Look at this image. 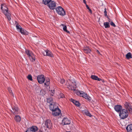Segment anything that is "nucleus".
I'll return each mask as SVG.
<instances>
[{
	"mask_svg": "<svg viewBox=\"0 0 132 132\" xmlns=\"http://www.w3.org/2000/svg\"><path fill=\"white\" fill-rule=\"evenodd\" d=\"M67 82V83L66 85L69 89L73 90H75L76 88V84L75 81L73 80L69 79Z\"/></svg>",
	"mask_w": 132,
	"mask_h": 132,
	"instance_id": "1",
	"label": "nucleus"
},
{
	"mask_svg": "<svg viewBox=\"0 0 132 132\" xmlns=\"http://www.w3.org/2000/svg\"><path fill=\"white\" fill-rule=\"evenodd\" d=\"M43 4L46 5L48 4V6L51 10L55 9L56 6V3L51 0H43Z\"/></svg>",
	"mask_w": 132,
	"mask_h": 132,
	"instance_id": "2",
	"label": "nucleus"
},
{
	"mask_svg": "<svg viewBox=\"0 0 132 132\" xmlns=\"http://www.w3.org/2000/svg\"><path fill=\"white\" fill-rule=\"evenodd\" d=\"M1 8L2 12L6 16L8 20H10L11 19V15L8 12V9L6 5L2 4Z\"/></svg>",
	"mask_w": 132,
	"mask_h": 132,
	"instance_id": "3",
	"label": "nucleus"
},
{
	"mask_svg": "<svg viewBox=\"0 0 132 132\" xmlns=\"http://www.w3.org/2000/svg\"><path fill=\"white\" fill-rule=\"evenodd\" d=\"M25 52L31 61L34 62L35 61V55L32 51L29 50H26Z\"/></svg>",
	"mask_w": 132,
	"mask_h": 132,
	"instance_id": "4",
	"label": "nucleus"
},
{
	"mask_svg": "<svg viewBox=\"0 0 132 132\" xmlns=\"http://www.w3.org/2000/svg\"><path fill=\"white\" fill-rule=\"evenodd\" d=\"M76 93L77 95L82 96L86 99L89 100H90L91 99L90 97L87 94L83 92L76 90Z\"/></svg>",
	"mask_w": 132,
	"mask_h": 132,
	"instance_id": "5",
	"label": "nucleus"
},
{
	"mask_svg": "<svg viewBox=\"0 0 132 132\" xmlns=\"http://www.w3.org/2000/svg\"><path fill=\"white\" fill-rule=\"evenodd\" d=\"M120 118L122 119L126 118L128 116V112L127 109H123L119 113Z\"/></svg>",
	"mask_w": 132,
	"mask_h": 132,
	"instance_id": "6",
	"label": "nucleus"
},
{
	"mask_svg": "<svg viewBox=\"0 0 132 132\" xmlns=\"http://www.w3.org/2000/svg\"><path fill=\"white\" fill-rule=\"evenodd\" d=\"M57 13L60 15L63 16L65 14V12L61 6H58L56 8Z\"/></svg>",
	"mask_w": 132,
	"mask_h": 132,
	"instance_id": "7",
	"label": "nucleus"
},
{
	"mask_svg": "<svg viewBox=\"0 0 132 132\" xmlns=\"http://www.w3.org/2000/svg\"><path fill=\"white\" fill-rule=\"evenodd\" d=\"M37 79L38 82L41 84L44 82L45 81L44 76L43 75L38 76L37 77Z\"/></svg>",
	"mask_w": 132,
	"mask_h": 132,
	"instance_id": "8",
	"label": "nucleus"
},
{
	"mask_svg": "<svg viewBox=\"0 0 132 132\" xmlns=\"http://www.w3.org/2000/svg\"><path fill=\"white\" fill-rule=\"evenodd\" d=\"M38 130V128L37 126H33L30 128L28 129L26 132H37L38 131H37Z\"/></svg>",
	"mask_w": 132,
	"mask_h": 132,
	"instance_id": "9",
	"label": "nucleus"
},
{
	"mask_svg": "<svg viewBox=\"0 0 132 132\" xmlns=\"http://www.w3.org/2000/svg\"><path fill=\"white\" fill-rule=\"evenodd\" d=\"M50 110L52 111L53 110H57V109H58L59 108L58 107L57 104L54 103L50 104Z\"/></svg>",
	"mask_w": 132,
	"mask_h": 132,
	"instance_id": "10",
	"label": "nucleus"
},
{
	"mask_svg": "<svg viewBox=\"0 0 132 132\" xmlns=\"http://www.w3.org/2000/svg\"><path fill=\"white\" fill-rule=\"evenodd\" d=\"M45 125L47 128H51L52 127V124L51 120L49 119H47L45 122Z\"/></svg>",
	"mask_w": 132,
	"mask_h": 132,
	"instance_id": "11",
	"label": "nucleus"
},
{
	"mask_svg": "<svg viewBox=\"0 0 132 132\" xmlns=\"http://www.w3.org/2000/svg\"><path fill=\"white\" fill-rule=\"evenodd\" d=\"M52 113V115L55 117L59 115L61 113V111L59 109L53 110Z\"/></svg>",
	"mask_w": 132,
	"mask_h": 132,
	"instance_id": "12",
	"label": "nucleus"
},
{
	"mask_svg": "<svg viewBox=\"0 0 132 132\" xmlns=\"http://www.w3.org/2000/svg\"><path fill=\"white\" fill-rule=\"evenodd\" d=\"M71 121L68 118H63L62 121V123L63 125H69Z\"/></svg>",
	"mask_w": 132,
	"mask_h": 132,
	"instance_id": "13",
	"label": "nucleus"
},
{
	"mask_svg": "<svg viewBox=\"0 0 132 132\" xmlns=\"http://www.w3.org/2000/svg\"><path fill=\"white\" fill-rule=\"evenodd\" d=\"M125 108L130 111L132 110L131 106L130 104L127 102H126L124 104Z\"/></svg>",
	"mask_w": 132,
	"mask_h": 132,
	"instance_id": "14",
	"label": "nucleus"
},
{
	"mask_svg": "<svg viewBox=\"0 0 132 132\" xmlns=\"http://www.w3.org/2000/svg\"><path fill=\"white\" fill-rule=\"evenodd\" d=\"M115 110L117 112H120L122 109V107L121 105H115L114 107Z\"/></svg>",
	"mask_w": 132,
	"mask_h": 132,
	"instance_id": "15",
	"label": "nucleus"
},
{
	"mask_svg": "<svg viewBox=\"0 0 132 132\" xmlns=\"http://www.w3.org/2000/svg\"><path fill=\"white\" fill-rule=\"evenodd\" d=\"M12 110H11L12 112L14 114H18L19 112V109L17 107H12Z\"/></svg>",
	"mask_w": 132,
	"mask_h": 132,
	"instance_id": "16",
	"label": "nucleus"
},
{
	"mask_svg": "<svg viewBox=\"0 0 132 132\" xmlns=\"http://www.w3.org/2000/svg\"><path fill=\"white\" fill-rule=\"evenodd\" d=\"M128 132H132V124L128 125L126 128Z\"/></svg>",
	"mask_w": 132,
	"mask_h": 132,
	"instance_id": "17",
	"label": "nucleus"
},
{
	"mask_svg": "<svg viewBox=\"0 0 132 132\" xmlns=\"http://www.w3.org/2000/svg\"><path fill=\"white\" fill-rule=\"evenodd\" d=\"M14 118L15 121L17 122H19L21 120V117L19 115H15Z\"/></svg>",
	"mask_w": 132,
	"mask_h": 132,
	"instance_id": "18",
	"label": "nucleus"
},
{
	"mask_svg": "<svg viewBox=\"0 0 132 132\" xmlns=\"http://www.w3.org/2000/svg\"><path fill=\"white\" fill-rule=\"evenodd\" d=\"M71 101L76 105L78 106H79L80 105V104L79 102L75 101L72 98H71Z\"/></svg>",
	"mask_w": 132,
	"mask_h": 132,
	"instance_id": "19",
	"label": "nucleus"
},
{
	"mask_svg": "<svg viewBox=\"0 0 132 132\" xmlns=\"http://www.w3.org/2000/svg\"><path fill=\"white\" fill-rule=\"evenodd\" d=\"M91 78L93 79L98 80L99 81H100L101 80V78H99L98 77L96 76L95 75H92L91 77Z\"/></svg>",
	"mask_w": 132,
	"mask_h": 132,
	"instance_id": "20",
	"label": "nucleus"
},
{
	"mask_svg": "<svg viewBox=\"0 0 132 132\" xmlns=\"http://www.w3.org/2000/svg\"><path fill=\"white\" fill-rule=\"evenodd\" d=\"M45 82L44 83L45 85L46 86H48L50 84V79L48 78H46L45 79Z\"/></svg>",
	"mask_w": 132,
	"mask_h": 132,
	"instance_id": "21",
	"label": "nucleus"
},
{
	"mask_svg": "<svg viewBox=\"0 0 132 132\" xmlns=\"http://www.w3.org/2000/svg\"><path fill=\"white\" fill-rule=\"evenodd\" d=\"M45 53H46V56L51 57L53 56V55L52 53L50 51L47 50H46V52H45Z\"/></svg>",
	"mask_w": 132,
	"mask_h": 132,
	"instance_id": "22",
	"label": "nucleus"
},
{
	"mask_svg": "<svg viewBox=\"0 0 132 132\" xmlns=\"http://www.w3.org/2000/svg\"><path fill=\"white\" fill-rule=\"evenodd\" d=\"M20 31V32L22 34L27 35L28 34V32L26 30H24L22 28L21 29V30Z\"/></svg>",
	"mask_w": 132,
	"mask_h": 132,
	"instance_id": "23",
	"label": "nucleus"
},
{
	"mask_svg": "<svg viewBox=\"0 0 132 132\" xmlns=\"http://www.w3.org/2000/svg\"><path fill=\"white\" fill-rule=\"evenodd\" d=\"M83 50L84 52L86 53H89L91 51V50L87 47L84 48Z\"/></svg>",
	"mask_w": 132,
	"mask_h": 132,
	"instance_id": "24",
	"label": "nucleus"
},
{
	"mask_svg": "<svg viewBox=\"0 0 132 132\" xmlns=\"http://www.w3.org/2000/svg\"><path fill=\"white\" fill-rule=\"evenodd\" d=\"M86 115L91 117L92 116L90 112L87 110H85L83 112Z\"/></svg>",
	"mask_w": 132,
	"mask_h": 132,
	"instance_id": "25",
	"label": "nucleus"
},
{
	"mask_svg": "<svg viewBox=\"0 0 132 132\" xmlns=\"http://www.w3.org/2000/svg\"><path fill=\"white\" fill-rule=\"evenodd\" d=\"M61 26L63 27V29L64 31L67 32V33H70L69 31L67 30V27L66 25H64V24H62Z\"/></svg>",
	"mask_w": 132,
	"mask_h": 132,
	"instance_id": "26",
	"label": "nucleus"
},
{
	"mask_svg": "<svg viewBox=\"0 0 132 132\" xmlns=\"http://www.w3.org/2000/svg\"><path fill=\"white\" fill-rule=\"evenodd\" d=\"M126 57L127 59H129L132 58V55L131 53L129 52L127 53V54L126 55Z\"/></svg>",
	"mask_w": 132,
	"mask_h": 132,
	"instance_id": "27",
	"label": "nucleus"
},
{
	"mask_svg": "<svg viewBox=\"0 0 132 132\" xmlns=\"http://www.w3.org/2000/svg\"><path fill=\"white\" fill-rule=\"evenodd\" d=\"M104 25L105 28H109L110 25L109 23L108 22H105L104 23Z\"/></svg>",
	"mask_w": 132,
	"mask_h": 132,
	"instance_id": "28",
	"label": "nucleus"
},
{
	"mask_svg": "<svg viewBox=\"0 0 132 132\" xmlns=\"http://www.w3.org/2000/svg\"><path fill=\"white\" fill-rule=\"evenodd\" d=\"M53 99L52 98H50L47 99V101L48 103H50V104H52L54 102H53Z\"/></svg>",
	"mask_w": 132,
	"mask_h": 132,
	"instance_id": "29",
	"label": "nucleus"
},
{
	"mask_svg": "<svg viewBox=\"0 0 132 132\" xmlns=\"http://www.w3.org/2000/svg\"><path fill=\"white\" fill-rule=\"evenodd\" d=\"M59 82L61 84H63L65 82V80L63 79H61V78L59 79L58 80Z\"/></svg>",
	"mask_w": 132,
	"mask_h": 132,
	"instance_id": "30",
	"label": "nucleus"
},
{
	"mask_svg": "<svg viewBox=\"0 0 132 132\" xmlns=\"http://www.w3.org/2000/svg\"><path fill=\"white\" fill-rule=\"evenodd\" d=\"M27 78L29 80L32 81V77L31 75H28L27 76Z\"/></svg>",
	"mask_w": 132,
	"mask_h": 132,
	"instance_id": "31",
	"label": "nucleus"
},
{
	"mask_svg": "<svg viewBox=\"0 0 132 132\" xmlns=\"http://www.w3.org/2000/svg\"><path fill=\"white\" fill-rule=\"evenodd\" d=\"M16 27L17 30H19L20 31L21 30V29H22V28L21 26L18 24H17L16 26Z\"/></svg>",
	"mask_w": 132,
	"mask_h": 132,
	"instance_id": "32",
	"label": "nucleus"
},
{
	"mask_svg": "<svg viewBox=\"0 0 132 132\" xmlns=\"http://www.w3.org/2000/svg\"><path fill=\"white\" fill-rule=\"evenodd\" d=\"M54 89L51 90L50 91V94L52 96H53L54 94Z\"/></svg>",
	"mask_w": 132,
	"mask_h": 132,
	"instance_id": "33",
	"label": "nucleus"
},
{
	"mask_svg": "<svg viewBox=\"0 0 132 132\" xmlns=\"http://www.w3.org/2000/svg\"><path fill=\"white\" fill-rule=\"evenodd\" d=\"M110 25L113 27H115L116 26L115 24L112 22L111 21L110 23Z\"/></svg>",
	"mask_w": 132,
	"mask_h": 132,
	"instance_id": "34",
	"label": "nucleus"
},
{
	"mask_svg": "<svg viewBox=\"0 0 132 132\" xmlns=\"http://www.w3.org/2000/svg\"><path fill=\"white\" fill-rule=\"evenodd\" d=\"M60 98H62L64 97V94L62 93H60Z\"/></svg>",
	"mask_w": 132,
	"mask_h": 132,
	"instance_id": "35",
	"label": "nucleus"
},
{
	"mask_svg": "<svg viewBox=\"0 0 132 132\" xmlns=\"http://www.w3.org/2000/svg\"><path fill=\"white\" fill-rule=\"evenodd\" d=\"M106 8H105L104 9V15L105 16H107V11H106Z\"/></svg>",
	"mask_w": 132,
	"mask_h": 132,
	"instance_id": "36",
	"label": "nucleus"
},
{
	"mask_svg": "<svg viewBox=\"0 0 132 132\" xmlns=\"http://www.w3.org/2000/svg\"><path fill=\"white\" fill-rule=\"evenodd\" d=\"M8 90L9 93H12V90H11V88H8Z\"/></svg>",
	"mask_w": 132,
	"mask_h": 132,
	"instance_id": "37",
	"label": "nucleus"
},
{
	"mask_svg": "<svg viewBox=\"0 0 132 132\" xmlns=\"http://www.w3.org/2000/svg\"><path fill=\"white\" fill-rule=\"evenodd\" d=\"M45 52H46V50L42 52V54L44 56H46V53H45Z\"/></svg>",
	"mask_w": 132,
	"mask_h": 132,
	"instance_id": "38",
	"label": "nucleus"
},
{
	"mask_svg": "<svg viewBox=\"0 0 132 132\" xmlns=\"http://www.w3.org/2000/svg\"><path fill=\"white\" fill-rule=\"evenodd\" d=\"M86 7L88 9H90L89 7L88 6V5H87V4H86Z\"/></svg>",
	"mask_w": 132,
	"mask_h": 132,
	"instance_id": "39",
	"label": "nucleus"
},
{
	"mask_svg": "<svg viewBox=\"0 0 132 132\" xmlns=\"http://www.w3.org/2000/svg\"><path fill=\"white\" fill-rule=\"evenodd\" d=\"M83 0V2L86 5V2L85 0Z\"/></svg>",
	"mask_w": 132,
	"mask_h": 132,
	"instance_id": "40",
	"label": "nucleus"
},
{
	"mask_svg": "<svg viewBox=\"0 0 132 132\" xmlns=\"http://www.w3.org/2000/svg\"><path fill=\"white\" fill-rule=\"evenodd\" d=\"M89 11L90 12V13H92V11H91V9H88Z\"/></svg>",
	"mask_w": 132,
	"mask_h": 132,
	"instance_id": "41",
	"label": "nucleus"
},
{
	"mask_svg": "<svg viewBox=\"0 0 132 132\" xmlns=\"http://www.w3.org/2000/svg\"><path fill=\"white\" fill-rule=\"evenodd\" d=\"M96 52H97V53H98V54H100V52H99V51L98 50H97L96 51Z\"/></svg>",
	"mask_w": 132,
	"mask_h": 132,
	"instance_id": "42",
	"label": "nucleus"
},
{
	"mask_svg": "<svg viewBox=\"0 0 132 132\" xmlns=\"http://www.w3.org/2000/svg\"><path fill=\"white\" fill-rule=\"evenodd\" d=\"M110 20H110V19H109L108 20V21L109 22H110Z\"/></svg>",
	"mask_w": 132,
	"mask_h": 132,
	"instance_id": "43",
	"label": "nucleus"
},
{
	"mask_svg": "<svg viewBox=\"0 0 132 132\" xmlns=\"http://www.w3.org/2000/svg\"><path fill=\"white\" fill-rule=\"evenodd\" d=\"M37 132H42V131L39 130V131H38Z\"/></svg>",
	"mask_w": 132,
	"mask_h": 132,
	"instance_id": "44",
	"label": "nucleus"
}]
</instances>
